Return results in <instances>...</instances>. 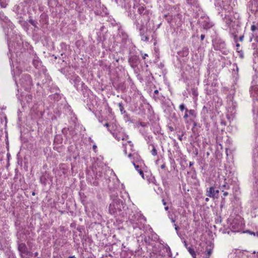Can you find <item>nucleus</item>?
<instances>
[{
  "label": "nucleus",
  "instance_id": "nucleus-1",
  "mask_svg": "<svg viewBox=\"0 0 258 258\" xmlns=\"http://www.w3.org/2000/svg\"><path fill=\"white\" fill-rule=\"evenodd\" d=\"M18 250L21 253V258H27V256L30 255V252L25 243H21L19 244Z\"/></svg>",
  "mask_w": 258,
  "mask_h": 258
},
{
  "label": "nucleus",
  "instance_id": "nucleus-2",
  "mask_svg": "<svg viewBox=\"0 0 258 258\" xmlns=\"http://www.w3.org/2000/svg\"><path fill=\"white\" fill-rule=\"evenodd\" d=\"M219 192V190H215L214 187L211 186L207 189L206 195L212 198H218Z\"/></svg>",
  "mask_w": 258,
  "mask_h": 258
},
{
  "label": "nucleus",
  "instance_id": "nucleus-3",
  "mask_svg": "<svg viewBox=\"0 0 258 258\" xmlns=\"http://www.w3.org/2000/svg\"><path fill=\"white\" fill-rule=\"evenodd\" d=\"M133 165H134V166H135V167L137 171H139V172L140 174L142 176V177L143 178H144V173H143V171H142L141 169H139V165H136V164L134 163V162H133Z\"/></svg>",
  "mask_w": 258,
  "mask_h": 258
},
{
  "label": "nucleus",
  "instance_id": "nucleus-4",
  "mask_svg": "<svg viewBox=\"0 0 258 258\" xmlns=\"http://www.w3.org/2000/svg\"><path fill=\"white\" fill-rule=\"evenodd\" d=\"M188 250L189 252V253L191 254V255L192 256V257H193L194 258H196V253H195V252L194 250L192 248H191V247H189V248H188Z\"/></svg>",
  "mask_w": 258,
  "mask_h": 258
},
{
  "label": "nucleus",
  "instance_id": "nucleus-5",
  "mask_svg": "<svg viewBox=\"0 0 258 258\" xmlns=\"http://www.w3.org/2000/svg\"><path fill=\"white\" fill-rule=\"evenodd\" d=\"M212 251V248L207 249V254L208 256H209L211 254Z\"/></svg>",
  "mask_w": 258,
  "mask_h": 258
},
{
  "label": "nucleus",
  "instance_id": "nucleus-6",
  "mask_svg": "<svg viewBox=\"0 0 258 258\" xmlns=\"http://www.w3.org/2000/svg\"><path fill=\"white\" fill-rule=\"evenodd\" d=\"M152 155H153L154 156L157 155V151L155 149H153L152 150Z\"/></svg>",
  "mask_w": 258,
  "mask_h": 258
},
{
  "label": "nucleus",
  "instance_id": "nucleus-7",
  "mask_svg": "<svg viewBox=\"0 0 258 258\" xmlns=\"http://www.w3.org/2000/svg\"><path fill=\"white\" fill-rule=\"evenodd\" d=\"M184 108H185L184 105V104H181V105L179 106V108H180V109L181 111L183 110L184 109Z\"/></svg>",
  "mask_w": 258,
  "mask_h": 258
},
{
  "label": "nucleus",
  "instance_id": "nucleus-8",
  "mask_svg": "<svg viewBox=\"0 0 258 258\" xmlns=\"http://www.w3.org/2000/svg\"><path fill=\"white\" fill-rule=\"evenodd\" d=\"M119 108H120V110L121 111H122L123 109V107L121 103H119Z\"/></svg>",
  "mask_w": 258,
  "mask_h": 258
},
{
  "label": "nucleus",
  "instance_id": "nucleus-9",
  "mask_svg": "<svg viewBox=\"0 0 258 258\" xmlns=\"http://www.w3.org/2000/svg\"><path fill=\"white\" fill-rule=\"evenodd\" d=\"M256 29V27L254 25H252L251 27V30L252 31H254Z\"/></svg>",
  "mask_w": 258,
  "mask_h": 258
},
{
  "label": "nucleus",
  "instance_id": "nucleus-10",
  "mask_svg": "<svg viewBox=\"0 0 258 258\" xmlns=\"http://www.w3.org/2000/svg\"><path fill=\"white\" fill-rule=\"evenodd\" d=\"M29 22H30V23L32 25L34 26L35 27L36 26H35V22H34L33 20H29Z\"/></svg>",
  "mask_w": 258,
  "mask_h": 258
},
{
  "label": "nucleus",
  "instance_id": "nucleus-11",
  "mask_svg": "<svg viewBox=\"0 0 258 258\" xmlns=\"http://www.w3.org/2000/svg\"><path fill=\"white\" fill-rule=\"evenodd\" d=\"M187 112H188V110H187V109H186V113H185V114H184V116H183V117H184V118H187L188 117V114H187Z\"/></svg>",
  "mask_w": 258,
  "mask_h": 258
},
{
  "label": "nucleus",
  "instance_id": "nucleus-12",
  "mask_svg": "<svg viewBox=\"0 0 258 258\" xmlns=\"http://www.w3.org/2000/svg\"><path fill=\"white\" fill-rule=\"evenodd\" d=\"M191 115H193L194 114V111L193 110H190L189 111H188Z\"/></svg>",
  "mask_w": 258,
  "mask_h": 258
},
{
  "label": "nucleus",
  "instance_id": "nucleus-13",
  "mask_svg": "<svg viewBox=\"0 0 258 258\" xmlns=\"http://www.w3.org/2000/svg\"><path fill=\"white\" fill-rule=\"evenodd\" d=\"M204 38H205V35H204L202 34V35H201V39L202 40H204Z\"/></svg>",
  "mask_w": 258,
  "mask_h": 258
},
{
  "label": "nucleus",
  "instance_id": "nucleus-14",
  "mask_svg": "<svg viewBox=\"0 0 258 258\" xmlns=\"http://www.w3.org/2000/svg\"><path fill=\"white\" fill-rule=\"evenodd\" d=\"M247 232H248V233H249V234H252V235H255V233H254V232H250V231H247Z\"/></svg>",
  "mask_w": 258,
  "mask_h": 258
},
{
  "label": "nucleus",
  "instance_id": "nucleus-15",
  "mask_svg": "<svg viewBox=\"0 0 258 258\" xmlns=\"http://www.w3.org/2000/svg\"><path fill=\"white\" fill-rule=\"evenodd\" d=\"M148 56V54L145 53L143 55V59H145L146 57Z\"/></svg>",
  "mask_w": 258,
  "mask_h": 258
},
{
  "label": "nucleus",
  "instance_id": "nucleus-16",
  "mask_svg": "<svg viewBox=\"0 0 258 258\" xmlns=\"http://www.w3.org/2000/svg\"><path fill=\"white\" fill-rule=\"evenodd\" d=\"M162 203H163V204L164 205H166V202L165 201L164 199L162 200Z\"/></svg>",
  "mask_w": 258,
  "mask_h": 258
},
{
  "label": "nucleus",
  "instance_id": "nucleus-17",
  "mask_svg": "<svg viewBox=\"0 0 258 258\" xmlns=\"http://www.w3.org/2000/svg\"><path fill=\"white\" fill-rule=\"evenodd\" d=\"M228 194L227 192H224L223 195H224V196L226 197L228 195Z\"/></svg>",
  "mask_w": 258,
  "mask_h": 258
},
{
  "label": "nucleus",
  "instance_id": "nucleus-18",
  "mask_svg": "<svg viewBox=\"0 0 258 258\" xmlns=\"http://www.w3.org/2000/svg\"><path fill=\"white\" fill-rule=\"evenodd\" d=\"M175 226V229L177 231L178 230V227L176 226V225H174Z\"/></svg>",
  "mask_w": 258,
  "mask_h": 258
},
{
  "label": "nucleus",
  "instance_id": "nucleus-19",
  "mask_svg": "<svg viewBox=\"0 0 258 258\" xmlns=\"http://www.w3.org/2000/svg\"><path fill=\"white\" fill-rule=\"evenodd\" d=\"M171 220L172 222H173V223H174L175 221V220L172 218H171Z\"/></svg>",
  "mask_w": 258,
  "mask_h": 258
},
{
  "label": "nucleus",
  "instance_id": "nucleus-20",
  "mask_svg": "<svg viewBox=\"0 0 258 258\" xmlns=\"http://www.w3.org/2000/svg\"><path fill=\"white\" fill-rule=\"evenodd\" d=\"M169 129H170V130L171 131H173L174 130H173V128L172 127H171V126H170V127H169Z\"/></svg>",
  "mask_w": 258,
  "mask_h": 258
},
{
  "label": "nucleus",
  "instance_id": "nucleus-21",
  "mask_svg": "<svg viewBox=\"0 0 258 258\" xmlns=\"http://www.w3.org/2000/svg\"><path fill=\"white\" fill-rule=\"evenodd\" d=\"M168 209H169V208H168V206H167V207H165V210L166 211H167Z\"/></svg>",
  "mask_w": 258,
  "mask_h": 258
},
{
  "label": "nucleus",
  "instance_id": "nucleus-22",
  "mask_svg": "<svg viewBox=\"0 0 258 258\" xmlns=\"http://www.w3.org/2000/svg\"><path fill=\"white\" fill-rule=\"evenodd\" d=\"M154 93H155V94H158V91L157 90H155V91H154Z\"/></svg>",
  "mask_w": 258,
  "mask_h": 258
},
{
  "label": "nucleus",
  "instance_id": "nucleus-23",
  "mask_svg": "<svg viewBox=\"0 0 258 258\" xmlns=\"http://www.w3.org/2000/svg\"><path fill=\"white\" fill-rule=\"evenodd\" d=\"M105 126H106V127H108L109 126V124L108 123H106L105 124Z\"/></svg>",
  "mask_w": 258,
  "mask_h": 258
},
{
  "label": "nucleus",
  "instance_id": "nucleus-24",
  "mask_svg": "<svg viewBox=\"0 0 258 258\" xmlns=\"http://www.w3.org/2000/svg\"><path fill=\"white\" fill-rule=\"evenodd\" d=\"M243 36H241L240 37V40L242 41Z\"/></svg>",
  "mask_w": 258,
  "mask_h": 258
},
{
  "label": "nucleus",
  "instance_id": "nucleus-25",
  "mask_svg": "<svg viewBox=\"0 0 258 258\" xmlns=\"http://www.w3.org/2000/svg\"><path fill=\"white\" fill-rule=\"evenodd\" d=\"M37 255H38V252H35V253H34V255H35V256H37Z\"/></svg>",
  "mask_w": 258,
  "mask_h": 258
},
{
  "label": "nucleus",
  "instance_id": "nucleus-26",
  "mask_svg": "<svg viewBox=\"0 0 258 258\" xmlns=\"http://www.w3.org/2000/svg\"><path fill=\"white\" fill-rule=\"evenodd\" d=\"M69 258H75V256H69Z\"/></svg>",
  "mask_w": 258,
  "mask_h": 258
},
{
  "label": "nucleus",
  "instance_id": "nucleus-27",
  "mask_svg": "<svg viewBox=\"0 0 258 258\" xmlns=\"http://www.w3.org/2000/svg\"><path fill=\"white\" fill-rule=\"evenodd\" d=\"M132 154H128V156L129 157H132Z\"/></svg>",
  "mask_w": 258,
  "mask_h": 258
},
{
  "label": "nucleus",
  "instance_id": "nucleus-28",
  "mask_svg": "<svg viewBox=\"0 0 258 258\" xmlns=\"http://www.w3.org/2000/svg\"><path fill=\"white\" fill-rule=\"evenodd\" d=\"M205 200L207 202L209 201V198H206Z\"/></svg>",
  "mask_w": 258,
  "mask_h": 258
},
{
  "label": "nucleus",
  "instance_id": "nucleus-29",
  "mask_svg": "<svg viewBox=\"0 0 258 258\" xmlns=\"http://www.w3.org/2000/svg\"><path fill=\"white\" fill-rule=\"evenodd\" d=\"M93 149H95L96 148V146L95 145H94L93 147Z\"/></svg>",
  "mask_w": 258,
  "mask_h": 258
},
{
  "label": "nucleus",
  "instance_id": "nucleus-30",
  "mask_svg": "<svg viewBox=\"0 0 258 258\" xmlns=\"http://www.w3.org/2000/svg\"><path fill=\"white\" fill-rule=\"evenodd\" d=\"M236 46H237V47H239V44L238 43V44H236Z\"/></svg>",
  "mask_w": 258,
  "mask_h": 258
},
{
  "label": "nucleus",
  "instance_id": "nucleus-31",
  "mask_svg": "<svg viewBox=\"0 0 258 258\" xmlns=\"http://www.w3.org/2000/svg\"><path fill=\"white\" fill-rule=\"evenodd\" d=\"M192 164H193V163L190 162V164H189V165L191 166Z\"/></svg>",
  "mask_w": 258,
  "mask_h": 258
},
{
  "label": "nucleus",
  "instance_id": "nucleus-32",
  "mask_svg": "<svg viewBox=\"0 0 258 258\" xmlns=\"http://www.w3.org/2000/svg\"><path fill=\"white\" fill-rule=\"evenodd\" d=\"M256 235L257 236H258V232H256Z\"/></svg>",
  "mask_w": 258,
  "mask_h": 258
},
{
  "label": "nucleus",
  "instance_id": "nucleus-33",
  "mask_svg": "<svg viewBox=\"0 0 258 258\" xmlns=\"http://www.w3.org/2000/svg\"><path fill=\"white\" fill-rule=\"evenodd\" d=\"M224 187H226V185H223Z\"/></svg>",
  "mask_w": 258,
  "mask_h": 258
}]
</instances>
